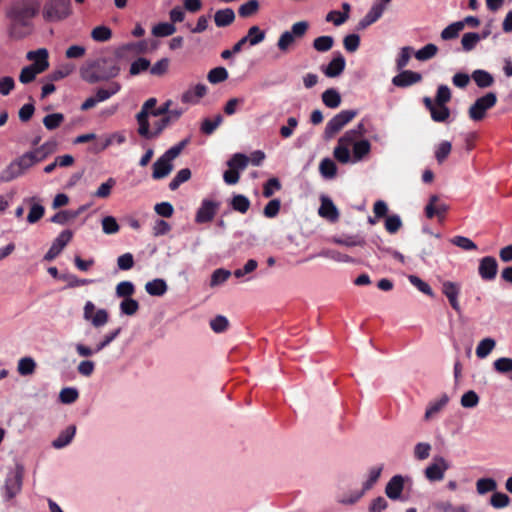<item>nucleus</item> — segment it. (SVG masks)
<instances>
[{"label": "nucleus", "instance_id": "f257e3e1", "mask_svg": "<svg viewBox=\"0 0 512 512\" xmlns=\"http://www.w3.org/2000/svg\"><path fill=\"white\" fill-rule=\"evenodd\" d=\"M38 0H15L7 9L6 16L10 21L9 34L13 38H23L31 31V21L38 13Z\"/></svg>", "mask_w": 512, "mask_h": 512}, {"label": "nucleus", "instance_id": "f03ea898", "mask_svg": "<svg viewBox=\"0 0 512 512\" xmlns=\"http://www.w3.org/2000/svg\"><path fill=\"white\" fill-rule=\"evenodd\" d=\"M120 71V65L115 58L102 56L87 60L80 67V76L85 82L95 84L117 77Z\"/></svg>", "mask_w": 512, "mask_h": 512}, {"label": "nucleus", "instance_id": "7ed1b4c3", "mask_svg": "<svg viewBox=\"0 0 512 512\" xmlns=\"http://www.w3.org/2000/svg\"><path fill=\"white\" fill-rule=\"evenodd\" d=\"M189 138L183 139L176 145L166 150L152 165V178L161 180L166 178L173 170V161L181 154L188 145Z\"/></svg>", "mask_w": 512, "mask_h": 512}, {"label": "nucleus", "instance_id": "20e7f679", "mask_svg": "<svg viewBox=\"0 0 512 512\" xmlns=\"http://www.w3.org/2000/svg\"><path fill=\"white\" fill-rule=\"evenodd\" d=\"M42 13L46 21H61L71 14V2L70 0H48Z\"/></svg>", "mask_w": 512, "mask_h": 512}, {"label": "nucleus", "instance_id": "39448f33", "mask_svg": "<svg viewBox=\"0 0 512 512\" xmlns=\"http://www.w3.org/2000/svg\"><path fill=\"white\" fill-rule=\"evenodd\" d=\"M496 102L497 96L494 92H488L484 96L479 97L468 110L470 119L481 121L486 116L487 110L494 107Z\"/></svg>", "mask_w": 512, "mask_h": 512}, {"label": "nucleus", "instance_id": "423d86ee", "mask_svg": "<svg viewBox=\"0 0 512 512\" xmlns=\"http://www.w3.org/2000/svg\"><path fill=\"white\" fill-rule=\"evenodd\" d=\"M309 28L307 21H299L292 25L291 30L284 31L278 41L277 47L280 51L285 52L294 43L295 39L302 38Z\"/></svg>", "mask_w": 512, "mask_h": 512}, {"label": "nucleus", "instance_id": "0eeeda50", "mask_svg": "<svg viewBox=\"0 0 512 512\" xmlns=\"http://www.w3.org/2000/svg\"><path fill=\"white\" fill-rule=\"evenodd\" d=\"M357 115L356 110H342L330 119L324 130V137L326 139L332 138L338 133L346 124H348Z\"/></svg>", "mask_w": 512, "mask_h": 512}, {"label": "nucleus", "instance_id": "6e6552de", "mask_svg": "<svg viewBox=\"0 0 512 512\" xmlns=\"http://www.w3.org/2000/svg\"><path fill=\"white\" fill-rule=\"evenodd\" d=\"M413 483L410 476H403L400 474L394 475L386 484L385 494L393 501L402 500V492L406 486H411Z\"/></svg>", "mask_w": 512, "mask_h": 512}, {"label": "nucleus", "instance_id": "1a4fd4ad", "mask_svg": "<svg viewBox=\"0 0 512 512\" xmlns=\"http://www.w3.org/2000/svg\"><path fill=\"white\" fill-rule=\"evenodd\" d=\"M220 202L205 198L201 201L195 214V222L204 224L211 222L220 208Z\"/></svg>", "mask_w": 512, "mask_h": 512}, {"label": "nucleus", "instance_id": "9d476101", "mask_svg": "<svg viewBox=\"0 0 512 512\" xmlns=\"http://www.w3.org/2000/svg\"><path fill=\"white\" fill-rule=\"evenodd\" d=\"M83 318L90 321L91 324L98 328L104 326L109 319V314L106 309H98L95 311V305L92 301H87L83 309Z\"/></svg>", "mask_w": 512, "mask_h": 512}, {"label": "nucleus", "instance_id": "9b49d317", "mask_svg": "<svg viewBox=\"0 0 512 512\" xmlns=\"http://www.w3.org/2000/svg\"><path fill=\"white\" fill-rule=\"evenodd\" d=\"M23 478V468L18 466L15 471L8 473L4 490L8 500L14 498L21 490Z\"/></svg>", "mask_w": 512, "mask_h": 512}, {"label": "nucleus", "instance_id": "f8f14e48", "mask_svg": "<svg viewBox=\"0 0 512 512\" xmlns=\"http://www.w3.org/2000/svg\"><path fill=\"white\" fill-rule=\"evenodd\" d=\"M449 469L448 462L441 456L434 457L433 462L424 470L425 477L431 481H441L446 470Z\"/></svg>", "mask_w": 512, "mask_h": 512}, {"label": "nucleus", "instance_id": "ddd939ff", "mask_svg": "<svg viewBox=\"0 0 512 512\" xmlns=\"http://www.w3.org/2000/svg\"><path fill=\"white\" fill-rule=\"evenodd\" d=\"M498 273V262L493 256H485L479 260L478 274L483 281H492Z\"/></svg>", "mask_w": 512, "mask_h": 512}, {"label": "nucleus", "instance_id": "4468645a", "mask_svg": "<svg viewBox=\"0 0 512 512\" xmlns=\"http://www.w3.org/2000/svg\"><path fill=\"white\" fill-rule=\"evenodd\" d=\"M448 208V205L445 203H439L437 195H432L425 206V215L429 219L438 217L439 221H442L448 211Z\"/></svg>", "mask_w": 512, "mask_h": 512}, {"label": "nucleus", "instance_id": "2eb2a0df", "mask_svg": "<svg viewBox=\"0 0 512 512\" xmlns=\"http://www.w3.org/2000/svg\"><path fill=\"white\" fill-rule=\"evenodd\" d=\"M422 75L411 70H403L392 78V84L399 88H406L413 84L419 83Z\"/></svg>", "mask_w": 512, "mask_h": 512}, {"label": "nucleus", "instance_id": "dca6fc26", "mask_svg": "<svg viewBox=\"0 0 512 512\" xmlns=\"http://www.w3.org/2000/svg\"><path fill=\"white\" fill-rule=\"evenodd\" d=\"M345 65V58L340 52H337L328 65L322 68V71L327 77H338L344 71Z\"/></svg>", "mask_w": 512, "mask_h": 512}, {"label": "nucleus", "instance_id": "f3484780", "mask_svg": "<svg viewBox=\"0 0 512 512\" xmlns=\"http://www.w3.org/2000/svg\"><path fill=\"white\" fill-rule=\"evenodd\" d=\"M27 58L33 61L31 66L37 69L40 73L44 72L49 66L48 51L45 48H40L36 51H29L27 53Z\"/></svg>", "mask_w": 512, "mask_h": 512}, {"label": "nucleus", "instance_id": "a211bd4d", "mask_svg": "<svg viewBox=\"0 0 512 512\" xmlns=\"http://www.w3.org/2000/svg\"><path fill=\"white\" fill-rule=\"evenodd\" d=\"M207 93V86L204 84H197L189 88L181 96V101L185 104H198L200 99Z\"/></svg>", "mask_w": 512, "mask_h": 512}, {"label": "nucleus", "instance_id": "6ab92c4d", "mask_svg": "<svg viewBox=\"0 0 512 512\" xmlns=\"http://www.w3.org/2000/svg\"><path fill=\"white\" fill-rule=\"evenodd\" d=\"M442 292L448 298L451 307L457 312L460 311V304L458 301L460 286L457 283L446 281L443 283Z\"/></svg>", "mask_w": 512, "mask_h": 512}, {"label": "nucleus", "instance_id": "aec40b11", "mask_svg": "<svg viewBox=\"0 0 512 512\" xmlns=\"http://www.w3.org/2000/svg\"><path fill=\"white\" fill-rule=\"evenodd\" d=\"M384 10L385 6L383 4H374L367 14L359 21L358 29H365L375 23L381 18Z\"/></svg>", "mask_w": 512, "mask_h": 512}, {"label": "nucleus", "instance_id": "412c9836", "mask_svg": "<svg viewBox=\"0 0 512 512\" xmlns=\"http://www.w3.org/2000/svg\"><path fill=\"white\" fill-rule=\"evenodd\" d=\"M76 434V426L70 425L52 441V447L55 449H62L69 445Z\"/></svg>", "mask_w": 512, "mask_h": 512}, {"label": "nucleus", "instance_id": "4be33fe9", "mask_svg": "<svg viewBox=\"0 0 512 512\" xmlns=\"http://www.w3.org/2000/svg\"><path fill=\"white\" fill-rule=\"evenodd\" d=\"M57 150V142L55 140L46 141L41 146L31 150L32 155L35 156L37 163L45 160L49 155Z\"/></svg>", "mask_w": 512, "mask_h": 512}, {"label": "nucleus", "instance_id": "5701e85b", "mask_svg": "<svg viewBox=\"0 0 512 512\" xmlns=\"http://www.w3.org/2000/svg\"><path fill=\"white\" fill-rule=\"evenodd\" d=\"M343 12L332 10L326 15V21L332 22L335 26H340L347 21L349 18V12L351 6L349 3L344 2L342 4Z\"/></svg>", "mask_w": 512, "mask_h": 512}, {"label": "nucleus", "instance_id": "b1692460", "mask_svg": "<svg viewBox=\"0 0 512 512\" xmlns=\"http://www.w3.org/2000/svg\"><path fill=\"white\" fill-rule=\"evenodd\" d=\"M235 20V13L231 8L217 10L214 14L215 25L219 28L231 25Z\"/></svg>", "mask_w": 512, "mask_h": 512}, {"label": "nucleus", "instance_id": "393cba45", "mask_svg": "<svg viewBox=\"0 0 512 512\" xmlns=\"http://www.w3.org/2000/svg\"><path fill=\"white\" fill-rule=\"evenodd\" d=\"M145 290L150 296L161 297L167 292L168 286L164 279L156 278L145 284Z\"/></svg>", "mask_w": 512, "mask_h": 512}, {"label": "nucleus", "instance_id": "a878e982", "mask_svg": "<svg viewBox=\"0 0 512 512\" xmlns=\"http://www.w3.org/2000/svg\"><path fill=\"white\" fill-rule=\"evenodd\" d=\"M229 205L232 210L245 214L249 210L251 202L245 195L234 194L229 201Z\"/></svg>", "mask_w": 512, "mask_h": 512}, {"label": "nucleus", "instance_id": "bb28decb", "mask_svg": "<svg viewBox=\"0 0 512 512\" xmlns=\"http://www.w3.org/2000/svg\"><path fill=\"white\" fill-rule=\"evenodd\" d=\"M148 116L146 112H139L136 115V120L138 123V133L141 137L145 139H153L152 129H150V123L148 121Z\"/></svg>", "mask_w": 512, "mask_h": 512}, {"label": "nucleus", "instance_id": "cd10ccee", "mask_svg": "<svg viewBox=\"0 0 512 512\" xmlns=\"http://www.w3.org/2000/svg\"><path fill=\"white\" fill-rule=\"evenodd\" d=\"M332 242L346 247L364 246L366 243L364 238L358 235L335 236L332 238Z\"/></svg>", "mask_w": 512, "mask_h": 512}, {"label": "nucleus", "instance_id": "c85d7f7f", "mask_svg": "<svg viewBox=\"0 0 512 512\" xmlns=\"http://www.w3.org/2000/svg\"><path fill=\"white\" fill-rule=\"evenodd\" d=\"M322 101L326 107L335 109L341 104V95L335 88H329L322 93Z\"/></svg>", "mask_w": 512, "mask_h": 512}, {"label": "nucleus", "instance_id": "c756f323", "mask_svg": "<svg viewBox=\"0 0 512 512\" xmlns=\"http://www.w3.org/2000/svg\"><path fill=\"white\" fill-rule=\"evenodd\" d=\"M23 172L13 160L0 172V181L7 183L21 176Z\"/></svg>", "mask_w": 512, "mask_h": 512}, {"label": "nucleus", "instance_id": "7c9ffc66", "mask_svg": "<svg viewBox=\"0 0 512 512\" xmlns=\"http://www.w3.org/2000/svg\"><path fill=\"white\" fill-rule=\"evenodd\" d=\"M471 77L479 88L490 87L494 82L493 76L489 72L482 69L473 71Z\"/></svg>", "mask_w": 512, "mask_h": 512}, {"label": "nucleus", "instance_id": "2f4dec72", "mask_svg": "<svg viewBox=\"0 0 512 512\" xmlns=\"http://www.w3.org/2000/svg\"><path fill=\"white\" fill-rule=\"evenodd\" d=\"M320 216L329 219L330 221H336L339 217L336 206L330 199H325L319 208Z\"/></svg>", "mask_w": 512, "mask_h": 512}, {"label": "nucleus", "instance_id": "473e14b6", "mask_svg": "<svg viewBox=\"0 0 512 512\" xmlns=\"http://www.w3.org/2000/svg\"><path fill=\"white\" fill-rule=\"evenodd\" d=\"M73 232L69 229L63 230L52 242L50 248L61 253L65 246L71 241Z\"/></svg>", "mask_w": 512, "mask_h": 512}, {"label": "nucleus", "instance_id": "72a5a7b5", "mask_svg": "<svg viewBox=\"0 0 512 512\" xmlns=\"http://www.w3.org/2000/svg\"><path fill=\"white\" fill-rule=\"evenodd\" d=\"M371 150V144L368 140H360L355 142L353 145V159L352 162H358L364 158L367 154H369Z\"/></svg>", "mask_w": 512, "mask_h": 512}, {"label": "nucleus", "instance_id": "f704fd0d", "mask_svg": "<svg viewBox=\"0 0 512 512\" xmlns=\"http://www.w3.org/2000/svg\"><path fill=\"white\" fill-rule=\"evenodd\" d=\"M120 89L121 85L118 82H111L107 88L97 89L95 94L96 101L98 103L103 102L118 93Z\"/></svg>", "mask_w": 512, "mask_h": 512}, {"label": "nucleus", "instance_id": "c9c22d12", "mask_svg": "<svg viewBox=\"0 0 512 512\" xmlns=\"http://www.w3.org/2000/svg\"><path fill=\"white\" fill-rule=\"evenodd\" d=\"M36 198L32 197L29 199V202L32 203L29 213L27 215V222L30 224H34L39 221L45 213V208L43 205L35 202Z\"/></svg>", "mask_w": 512, "mask_h": 512}, {"label": "nucleus", "instance_id": "e433bc0d", "mask_svg": "<svg viewBox=\"0 0 512 512\" xmlns=\"http://www.w3.org/2000/svg\"><path fill=\"white\" fill-rule=\"evenodd\" d=\"M151 32L155 37H168L176 32V27L170 22H160L153 26Z\"/></svg>", "mask_w": 512, "mask_h": 512}, {"label": "nucleus", "instance_id": "4c0bfd02", "mask_svg": "<svg viewBox=\"0 0 512 512\" xmlns=\"http://www.w3.org/2000/svg\"><path fill=\"white\" fill-rule=\"evenodd\" d=\"M448 401L449 397L443 394L438 400L431 402L425 411V419L429 420L432 418L447 405Z\"/></svg>", "mask_w": 512, "mask_h": 512}, {"label": "nucleus", "instance_id": "58836bf2", "mask_svg": "<svg viewBox=\"0 0 512 512\" xmlns=\"http://www.w3.org/2000/svg\"><path fill=\"white\" fill-rule=\"evenodd\" d=\"M318 256L332 259L336 262H342V263H353L354 259L350 257L347 254L341 253L337 250L333 249H324L321 252H319Z\"/></svg>", "mask_w": 512, "mask_h": 512}, {"label": "nucleus", "instance_id": "ea45409f", "mask_svg": "<svg viewBox=\"0 0 512 512\" xmlns=\"http://www.w3.org/2000/svg\"><path fill=\"white\" fill-rule=\"evenodd\" d=\"M249 163V157L243 153H235L232 157L227 161V165L229 168L233 170L243 171Z\"/></svg>", "mask_w": 512, "mask_h": 512}, {"label": "nucleus", "instance_id": "a19ab883", "mask_svg": "<svg viewBox=\"0 0 512 512\" xmlns=\"http://www.w3.org/2000/svg\"><path fill=\"white\" fill-rule=\"evenodd\" d=\"M496 342L494 339L488 337L479 342L476 347V355L480 359L486 358L494 349Z\"/></svg>", "mask_w": 512, "mask_h": 512}, {"label": "nucleus", "instance_id": "79ce46f5", "mask_svg": "<svg viewBox=\"0 0 512 512\" xmlns=\"http://www.w3.org/2000/svg\"><path fill=\"white\" fill-rule=\"evenodd\" d=\"M431 119L437 123H443L450 117V109L445 105H437L430 111Z\"/></svg>", "mask_w": 512, "mask_h": 512}, {"label": "nucleus", "instance_id": "37998d69", "mask_svg": "<svg viewBox=\"0 0 512 512\" xmlns=\"http://www.w3.org/2000/svg\"><path fill=\"white\" fill-rule=\"evenodd\" d=\"M319 171L322 177L332 179L336 176L337 166L330 158H324L320 162Z\"/></svg>", "mask_w": 512, "mask_h": 512}, {"label": "nucleus", "instance_id": "c03bdc74", "mask_svg": "<svg viewBox=\"0 0 512 512\" xmlns=\"http://www.w3.org/2000/svg\"><path fill=\"white\" fill-rule=\"evenodd\" d=\"M463 29L464 22H453L442 30L441 38L446 41L455 39Z\"/></svg>", "mask_w": 512, "mask_h": 512}, {"label": "nucleus", "instance_id": "a18cd8bd", "mask_svg": "<svg viewBox=\"0 0 512 512\" xmlns=\"http://www.w3.org/2000/svg\"><path fill=\"white\" fill-rule=\"evenodd\" d=\"M36 362L32 357H23L18 361V373L22 376H28L34 373Z\"/></svg>", "mask_w": 512, "mask_h": 512}, {"label": "nucleus", "instance_id": "49530a36", "mask_svg": "<svg viewBox=\"0 0 512 512\" xmlns=\"http://www.w3.org/2000/svg\"><path fill=\"white\" fill-rule=\"evenodd\" d=\"M244 37L247 38L249 45L255 46L265 39V31L261 30L259 26L254 25L248 29Z\"/></svg>", "mask_w": 512, "mask_h": 512}, {"label": "nucleus", "instance_id": "de8ad7c7", "mask_svg": "<svg viewBox=\"0 0 512 512\" xmlns=\"http://www.w3.org/2000/svg\"><path fill=\"white\" fill-rule=\"evenodd\" d=\"M191 178V170L183 168L177 172L174 178L169 183V189L172 191L177 190L181 184L187 182Z\"/></svg>", "mask_w": 512, "mask_h": 512}, {"label": "nucleus", "instance_id": "09e8293b", "mask_svg": "<svg viewBox=\"0 0 512 512\" xmlns=\"http://www.w3.org/2000/svg\"><path fill=\"white\" fill-rule=\"evenodd\" d=\"M480 40L481 36L476 32L465 33L461 39L462 49L465 52H469L476 47Z\"/></svg>", "mask_w": 512, "mask_h": 512}, {"label": "nucleus", "instance_id": "8fccbe9b", "mask_svg": "<svg viewBox=\"0 0 512 512\" xmlns=\"http://www.w3.org/2000/svg\"><path fill=\"white\" fill-rule=\"evenodd\" d=\"M112 37V31L105 25L95 27L91 31V38L96 42H106Z\"/></svg>", "mask_w": 512, "mask_h": 512}, {"label": "nucleus", "instance_id": "3c124183", "mask_svg": "<svg viewBox=\"0 0 512 512\" xmlns=\"http://www.w3.org/2000/svg\"><path fill=\"white\" fill-rule=\"evenodd\" d=\"M437 52L438 47L435 44L429 43L415 52V58L419 61H427L433 58Z\"/></svg>", "mask_w": 512, "mask_h": 512}, {"label": "nucleus", "instance_id": "603ef678", "mask_svg": "<svg viewBox=\"0 0 512 512\" xmlns=\"http://www.w3.org/2000/svg\"><path fill=\"white\" fill-rule=\"evenodd\" d=\"M334 44V38L332 36H319L313 41V48L318 52L329 51Z\"/></svg>", "mask_w": 512, "mask_h": 512}, {"label": "nucleus", "instance_id": "864d4df0", "mask_svg": "<svg viewBox=\"0 0 512 512\" xmlns=\"http://www.w3.org/2000/svg\"><path fill=\"white\" fill-rule=\"evenodd\" d=\"M497 488V483L493 478H480L476 482V490L478 494L484 495L493 492Z\"/></svg>", "mask_w": 512, "mask_h": 512}, {"label": "nucleus", "instance_id": "5fc2aeb1", "mask_svg": "<svg viewBox=\"0 0 512 512\" xmlns=\"http://www.w3.org/2000/svg\"><path fill=\"white\" fill-rule=\"evenodd\" d=\"M382 470H383L382 466L372 467L369 469L368 477L363 483V488H362L363 492L370 490L376 484V482L380 478Z\"/></svg>", "mask_w": 512, "mask_h": 512}, {"label": "nucleus", "instance_id": "6e6d98bb", "mask_svg": "<svg viewBox=\"0 0 512 512\" xmlns=\"http://www.w3.org/2000/svg\"><path fill=\"white\" fill-rule=\"evenodd\" d=\"M259 10L258 0H249L238 8V14L242 18H248L257 13Z\"/></svg>", "mask_w": 512, "mask_h": 512}, {"label": "nucleus", "instance_id": "4d7b16f0", "mask_svg": "<svg viewBox=\"0 0 512 512\" xmlns=\"http://www.w3.org/2000/svg\"><path fill=\"white\" fill-rule=\"evenodd\" d=\"M223 117L218 114L214 119L205 118L201 124V131L206 135H211L217 127L222 123Z\"/></svg>", "mask_w": 512, "mask_h": 512}, {"label": "nucleus", "instance_id": "13d9d810", "mask_svg": "<svg viewBox=\"0 0 512 512\" xmlns=\"http://www.w3.org/2000/svg\"><path fill=\"white\" fill-rule=\"evenodd\" d=\"M119 308L121 314L132 316L139 310V303L131 297L124 298L121 301Z\"/></svg>", "mask_w": 512, "mask_h": 512}, {"label": "nucleus", "instance_id": "bf43d9fd", "mask_svg": "<svg viewBox=\"0 0 512 512\" xmlns=\"http://www.w3.org/2000/svg\"><path fill=\"white\" fill-rule=\"evenodd\" d=\"M79 397V392L74 387H65L59 393V400L63 404H72Z\"/></svg>", "mask_w": 512, "mask_h": 512}, {"label": "nucleus", "instance_id": "052dcab7", "mask_svg": "<svg viewBox=\"0 0 512 512\" xmlns=\"http://www.w3.org/2000/svg\"><path fill=\"white\" fill-rule=\"evenodd\" d=\"M64 121V115L62 113L48 114L43 118V124L48 130H55Z\"/></svg>", "mask_w": 512, "mask_h": 512}, {"label": "nucleus", "instance_id": "680f3d73", "mask_svg": "<svg viewBox=\"0 0 512 512\" xmlns=\"http://www.w3.org/2000/svg\"><path fill=\"white\" fill-rule=\"evenodd\" d=\"M228 71L224 67H216L209 71L208 81L212 84H217L225 81L228 78Z\"/></svg>", "mask_w": 512, "mask_h": 512}, {"label": "nucleus", "instance_id": "e2e57ef3", "mask_svg": "<svg viewBox=\"0 0 512 512\" xmlns=\"http://www.w3.org/2000/svg\"><path fill=\"white\" fill-rule=\"evenodd\" d=\"M149 67L150 61L147 58L140 57L131 63L129 73L131 76H136L148 70Z\"/></svg>", "mask_w": 512, "mask_h": 512}, {"label": "nucleus", "instance_id": "0e129e2a", "mask_svg": "<svg viewBox=\"0 0 512 512\" xmlns=\"http://www.w3.org/2000/svg\"><path fill=\"white\" fill-rule=\"evenodd\" d=\"M135 292V286L131 281H122L116 286V296L120 298H129Z\"/></svg>", "mask_w": 512, "mask_h": 512}, {"label": "nucleus", "instance_id": "69168bd1", "mask_svg": "<svg viewBox=\"0 0 512 512\" xmlns=\"http://www.w3.org/2000/svg\"><path fill=\"white\" fill-rule=\"evenodd\" d=\"M14 161L17 163L18 167L23 173L37 163L35 156L32 155L30 151L24 153Z\"/></svg>", "mask_w": 512, "mask_h": 512}, {"label": "nucleus", "instance_id": "338daca9", "mask_svg": "<svg viewBox=\"0 0 512 512\" xmlns=\"http://www.w3.org/2000/svg\"><path fill=\"white\" fill-rule=\"evenodd\" d=\"M452 145L449 141H442L436 147L435 158L439 164L443 163L450 154Z\"/></svg>", "mask_w": 512, "mask_h": 512}, {"label": "nucleus", "instance_id": "774afa93", "mask_svg": "<svg viewBox=\"0 0 512 512\" xmlns=\"http://www.w3.org/2000/svg\"><path fill=\"white\" fill-rule=\"evenodd\" d=\"M333 154L335 159L342 164H346L352 161L349 147L345 145L338 143L337 146L334 148Z\"/></svg>", "mask_w": 512, "mask_h": 512}]
</instances>
